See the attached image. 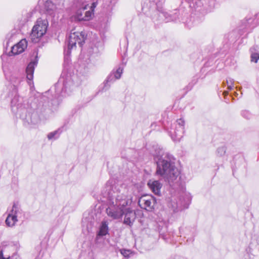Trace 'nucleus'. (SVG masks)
<instances>
[{
    "label": "nucleus",
    "instance_id": "obj_1",
    "mask_svg": "<svg viewBox=\"0 0 259 259\" xmlns=\"http://www.w3.org/2000/svg\"><path fill=\"white\" fill-rule=\"evenodd\" d=\"M150 152L156 162V175L163 178L171 187L179 186L181 184L180 171L176 166V159L168 152H164L162 148L154 144Z\"/></svg>",
    "mask_w": 259,
    "mask_h": 259
},
{
    "label": "nucleus",
    "instance_id": "obj_2",
    "mask_svg": "<svg viewBox=\"0 0 259 259\" xmlns=\"http://www.w3.org/2000/svg\"><path fill=\"white\" fill-rule=\"evenodd\" d=\"M120 188L114 181L109 180L107 182L103 193L104 197L109 200L106 213L113 220L120 219L124 214L125 207L132 202V196L128 195L125 190L121 193Z\"/></svg>",
    "mask_w": 259,
    "mask_h": 259
},
{
    "label": "nucleus",
    "instance_id": "obj_3",
    "mask_svg": "<svg viewBox=\"0 0 259 259\" xmlns=\"http://www.w3.org/2000/svg\"><path fill=\"white\" fill-rule=\"evenodd\" d=\"M81 82V79L77 74L64 70L54 87L42 95V99L45 102L47 100L55 102L56 100L59 104L62 98L70 96Z\"/></svg>",
    "mask_w": 259,
    "mask_h": 259
},
{
    "label": "nucleus",
    "instance_id": "obj_4",
    "mask_svg": "<svg viewBox=\"0 0 259 259\" xmlns=\"http://www.w3.org/2000/svg\"><path fill=\"white\" fill-rule=\"evenodd\" d=\"M10 80L12 85L9 89L8 97L11 99L12 111L13 113H17L19 110H21L22 102L23 101V99L20 97L18 94V85L20 84L22 80L16 75H12Z\"/></svg>",
    "mask_w": 259,
    "mask_h": 259
},
{
    "label": "nucleus",
    "instance_id": "obj_5",
    "mask_svg": "<svg viewBox=\"0 0 259 259\" xmlns=\"http://www.w3.org/2000/svg\"><path fill=\"white\" fill-rule=\"evenodd\" d=\"M87 36V34L83 31L74 32L70 33L66 42L67 47H65L64 50V61L65 63L68 64L70 61L71 50L76 48V45L77 44L80 47H81L84 43Z\"/></svg>",
    "mask_w": 259,
    "mask_h": 259
},
{
    "label": "nucleus",
    "instance_id": "obj_6",
    "mask_svg": "<svg viewBox=\"0 0 259 259\" xmlns=\"http://www.w3.org/2000/svg\"><path fill=\"white\" fill-rule=\"evenodd\" d=\"M48 21L46 19L38 18L32 29L30 36L33 42L38 41L39 38L44 36L47 30Z\"/></svg>",
    "mask_w": 259,
    "mask_h": 259
},
{
    "label": "nucleus",
    "instance_id": "obj_7",
    "mask_svg": "<svg viewBox=\"0 0 259 259\" xmlns=\"http://www.w3.org/2000/svg\"><path fill=\"white\" fill-rule=\"evenodd\" d=\"M185 121L182 118L176 121L168 131L169 136L175 142H178L183 137Z\"/></svg>",
    "mask_w": 259,
    "mask_h": 259
},
{
    "label": "nucleus",
    "instance_id": "obj_8",
    "mask_svg": "<svg viewBox=\"0 0 259 259\" xmlns=\"http://www.w3.org/2000/svg\"><path fill=\"white\" fill-rule=\"evenodd\" d=\"M21 110L18 112L17 113H15V115H19L20 118H25L27 121L29 123H31L33 124L37 123L39 121V115H38V109L33 110L32 112L30 111L26 112V110L24 105L22 102Z\"/></svg>",
    "mask_w": 259,
    "mask_h": 259
},
{
    "label": "nucleus",
    "instance_id": "obj_9",
    "mask_svg": "<svg viewBox=\"0 0 259 259\" xmlns=\"http://www.w3.org/2000/svg\"><path fill=\"white\" fill-rule=\"evenodd\" d=\"M156 204V198L152 195H144L139 199L138 204L143 209L152 211Z\"/></svg>",
    "mask_w": 259,
    "mask_h": 259
},
{
    "label": "nucleus",
    "instance_id": "obj_10",
    "mask_svg": "<svg viewBox=\"0 0 259 259\" xmlns=\"http://www.w3.org/2000/svg\"><path fill=\"white\" fill-rule=\"evenodd\" d=\"M33 54H36L35 55V59L31 61L26 68V77L27 79L29 80L28 83L30 85H31V83H32L34 69L35 67L37 66L38 63L37 53L34 52Z\"/></svg>",
    "mask_w": 259,
    "mask_h": 259
},
{
    "label": "nucleus",
    "instance_id": "obj_11",
    "mask_svg": "<svg viewBox=\"0 0 259 259\" xmlns=\"http://www.w3.org/2000/svg\"><path fill=\"white\" fill-rule=\"evenodd\" d=\"M27 47V41L25 39H21L19 42L13 46L11 48V51L9 53V55H16L23 53Z\"/></svg>",
    "mask_w": 259,
    "mask_h": 259
},
{
    "label": "nucleus",
    "instance_id": "obj_12",
    "mask_svg": "<svg viewBox=\"0 0 259 259\" xmlns=\"http://www.w3.org/2000/svg\"><path fill=\"white\" fill-rule=\"evenodd\" d=\"M124 214L125 217L123 223L130 226H132L136 219L135 212L130 208L126 207V206L124 208Z\"/></svg>",
    "mask_w": 259,
    "mask_h": 259
},
{
    "label": "nucleus",
    "instance_id": "obj_13",
    "mask_svg": "<svg viewBox=\"0 0 259 259\" xmlns=\"http://www.w3.org/2000/svg\"><path fill=\"white\" fill-rule=\"evenodd\" d=\"M147 185L149 188L155 195H159L160 190L162 186V183L158 180H150L148 181Z\"/></svg>",
    "mask_w": 259,
    "mask_h": 259
},
{
    "label": "nucleus",
    "instance_id": "obj_14",
    "mask_svg": "<svg viewBox=\"0 0 259 259\" xmlns=\"http://www.w3.org/2000/svg\"><path fill=\"white\" fill-rule=\"evenodd\" d=\"M10 213L12 215L16 217V218L18 220V219L21 220L24 219L23 212L18 203H14L13 204L12 209Z\"/></svg>",
    "mask_w": 259,
    "mask_h": 259
},
{
    "label": "nucleus",
    "instance_id": "obj_15",
    "mask_svg": "<svg viewBox=\"0 0 259 259\" xmlns=\"http://www.w3.org/2000/svg\"><path fill=\"white\" fill-rule=\"evenodd\" d=\"M44 9L48 15L54 16L56 10V6L52 1L47 0L44 4Z\"/></svg>",
    "mask_w": 259,
    "mask_h": 259
},
{
    "label": "nucleus",
    "instance_id": "obj_16",
    "mask_svg": "<svg viewBox=\"0 0 259 259\" xmlns=\"http://www.w3.org/2000/svg\"><path fill=\"white\" fill-rule=\"evenodd\" d=\"M116 79L113 74L111 72L107 77L104 82V86L101 90L102 92L106 91L108 90L110 87L111 83H113Z\"/></svg>",
    "mask_w": 259,
    "mask_h": 259
},
{
    "label": "nucleus",
    "instance_id": "obj_17",
    "mask_svg": "<svg viewBox=\"0 0 259 259\" xmlns=\"http://www.w3.org/2000/svg\"><path fill=\"white\" fill-rule=\"evenodd\" d=\"M108 223L106 221H103L99 227V230L97 233L98 236L102 237L108 233Z\"/></svg>",
    "mask_w": 259,
    "mask_h": 259
},
{
    "label": "nucleus",
    "instance_id": "obj_18",
    "mask_svg": "<svg viewBox=\"0 0 259 259\" xmlns=\"http://www.w3.org/2000/svg\"><path fill=\"white\" fill-rule=\"evenodd\" d=\"M183 200L181 198V205L183 208H187L191 202L192 196L189 193H185L184 196L182 197Z\"/></svg>",
    "mask_w": 259,
    "mask_h": 259
},
{
    "label": "nucleus",
    "instance_id": "obj_19",
    "mask_svg": "<svg viewBox=\"0 0 259 259\" xmlns=\"http://www.w3.org/2000/svg\"><path fill=\"white\" fill-rule=\"evenodd\" d=\"M164 0H149L150 3V8L151 9H156L158 11H162V6Z\"/></svg>",
    "mask_w": 259,
    "mask_h": 259
},
{
    "label": "nucleus",
    "instance_id": "obj_20",
    "mask_svg": "<svg viewBox=\"0 0 259 259\" xmlns=\"http://www.w3.org/2000/svg\"><path fill=\"white\" fill-rule=\"evenodd\" d=\"M258 14H256L254 16V18H247L246 20V22L245 23V27L246 28H253L255 26H256L258 23L259 21H258L257 17Z\"/></svg>",
    "mask_w": 259,
    "mask_h": 259
},
{
    "label": "nucleus",
    "instance_id": "obj_21",
    "mask_svg": "<svg viewBox=\"0 0 259 259\" xmlns=\"http://www.w3.org/2000/svg\"><path fill=\"white\" fill-rule=\"evenodd\" d=\"M62 132L61 128H59L58 130L53 132L49 133L47 137L49 140H55L58 139Z\"/></svg>",
    "mask_w": 259,
    "mask_h": 259
},
{
    "label": "nucleus",
    "instance_id": "obj_22",
    "mask_svg": "<svg viewBox=\"0 0 259 259\" xmlns=\"http://www.w3.org/2000/svg\"><path fill=\"white\" fill-rule=\"evenodd\" d=\"M18 221V220L16 218V217L9 213L6 220V224L8 226L12 227L15 226Z\"/></svg>",
    "mask_w": 259,
    "mask_h": 259
},
{
    "label": "nucleus",
    "instance_id": "obj_23",
    "mask_svg": "<svg viewBox=\"0 0 259 259\" xmlns=\"http://www.w3.org/2000/svg\"><path fill=\"white\" fill-rule=\"evenodd\" d=\"M226 149L227 148L225 146L218 147L216 151L217 156L219 157H224L225 155Z\"/></svg>",
    "mask_w": 259,
    "mask_h": 259
},
{
    "label": "nucleus",
    "instance_id": "obj_24",
    "mask_svg": "<svg viewBox=\"0 0 259 259\" xmlns=\"http://www.w3.org/2000/svg\"><path fill=\"white\" fill-rule=\"evenodd\" d=\"M116 79H119L121 76L123 72V68L121 66H119L117 69H113L111 72Z\"/></svg>",
    "mask_w": 259,
    "mask_h": 259
},
{
    "label": "nucleus",
    "instance_id": "obj_25",
    "mask_svg": "<svg viewBox=\"0 0 259 259\" xmlns=\"http://www.w3.org/2000/svg\"><path fill=\"white\" fill-rule=\"evenodd\" d=\"M103 44L102 41L98 42L97 44L95 45L94 47L92 48L93 53L97 54L103 50Z\"/></svg>",
    "mask_w": 259,
    "mask_h": 259
},
{
    "label": "nucleus",
    "instance_id": "obj_26",
    "mask_svg": "<svg viewBox=\"0 0 259 259\" xmlns=\"http://www.w3.org/2000/svg\"><path fill=\"white\" fill-rule=\"evenodd\" d=\"M74 18L75 20L76 21H84V17L83 16L82 10L81 9H79L77 11L75 15L74 16Z\"/></svg>",
    "mask_w": 259,
    "mask_h": 259
},
{
    "label": "nucleus",
    "instance_id": "obj_27",
    "mask_svg": "<svg viewBox=\"0 0 259 259\" xmlns=\"http://www.w3.org/2000/svg\"><path fill=\"white\" fill-rule=\"evenodd\" d=\"M255 50L254 48H251L250 51L251 53V60L252 62L256 63L257 60L259 59V54L257 53H253V51Z\"/></svg>",
    "mask_w": 259,
    "mask_h": 259
},
{
    "label": "nucleus",
    "instance_id": "obj_28",
    "mask_svg": "<svg viewBox=\"0 0 259 259\" xmlns=\"http://www.w3.org/2000/svg\"><path fill=\"white\" fill-rule=\"evenodd\" d=\"M120 252L121 254L126 258H129L133 254L131 250L129 249H120Z\"/></svg>",
    "mask_w": 259,
    "mask_h": 259
},
{
    "label": "nucleus",
    "instance_id": "obj_29",
    "mask_svg": "<svg viewBox=\"0 0 259 259\" xmlns=\"http://www.w3.org/2000/svg\"><path fill=\"white\" fill-rule=\"evenodd\" d=\"M16 254H13L11 256L8 255H4L3 250H1L0 252V259H16Z\"/></svg>",
    "mask_w": 259,
    "mask_h": 259
},
{
    "label": "nucleus",
    "instance_id": "obj_30",
    "mask_svg": "<svg viewBox=\"0 0 259 259\" xmlns=\"http://www.w3.org/2000/svg\"><path fill=\"white\" fill-rule=\"evenodd\" d=\"M93 15V12L92 10L86 11L84 14V21H89L90 20Z\"/></svg>",
    "mask_w": 259,
    "mask_h": 259
},
{
    "label": "nucleus",
    "instance_id": "obj_31",
    "mask_svg": "<svg viewBox=\"0 0 259 259\" xmlns=\"http://www.w3.org/2000/svg\"><path fill=\"white\" fill-rule=\"evenodd\" d=\"M242 116L247 119H250L252 117V114L248 110H243L241 112Z\"/></svg>",
    "mask_w": 259,
    "mask_h": 259
},
{
    "label": "nucleus",
    "instance_id": "obj_32",
    "mask_svg": "<svg viewBox=\"0 0 259 259\" xmlns=\"http://www.w3.org/2000/svg\"><path fill=\"white\" fill-rule=\"evenodd\" d=\"M98 5V3L97 2H93L92 4V6L91 7V10H92V11L94 12V9H95V8L97 7Z\"/></svg>",
    "mask_w": 259,
    "mask_h": 259
},
{
    "label": "nucleus",
    "instance_id": "obj_33",
    "mask_svg": "<svg viewBox=\"0 0 259 259\" xmlns=\"http://www.w3.org/2000/svg\"><path fill=\"white\" fill-rule=\"evenodd\" d=\"M234 80L233 79L229 78L227 79V84H234Z\"/></svg>",
    "mask_w": 259,
    "mask_h": 259
},
{
    "label": "nucleus",
    "instance_id": "obj_34",
    "mask_svg": "<svg viewBox=\"0 0 259 259\" xmlns=\"http://www.w3.org/2000/svg\"><path fill=\"white\" fill-rule=\"evenodd\" d=\"M227 85H228V89L229 91L233 90V89L234 88V84H227Z\"/></svg>",
    "mask_w": 259,
    "mask_h": 259
},
{
    "label": "nucleus",
    "instance_id": "obj_35",
    "mask_svg": "<svg viewBox=\"0 0 259 259\" xmlns=\"http://www.w3.org/2000/svg\"><path fill=\"white\" fill-rule=\"evenodd\" d=\"M193 241H194V238H193V237H192V238H190V239H189V238H188V239H187V241L188 242H192Z\"/></svg>",
    "mask_w": 259,
    "mask_h": 259
},
{
    "label": "nucleus",
    "instance_id": "obj_36",
    "mask_svg": "<svg viewBox=\"0 0 259 259\" xmlns=\"http://www.w3.org/2000/svg\"><path fill=\"white\" fill-rule=\"evenodd\" d=\"M87 5H85L84 6L82 7V9L83 10H85L87 9Z\"/></svg>",
    "mask_w": 259,
    "mask_h": 259
},
{
    "label": "nucleus",
    "instance_id": "obj_37",
    "mask_svg": "<svg viewBox=\"0 0 259 259\" xmlns=\"http://www.w3.org/2000/svg\"><path fill=\"white\" fill-rule=\"evenodd\" d=\"M182 228H180V232L181 233V230H182Z\"/></svg>",
    "mask_w": 259,
    "mask_h": 259
},
{
    "label": "nucleus",
    "instance_id": "obj_38",
    "mask_svg": "<svg viewBox=\"0 0 259 259\" xmlns=\"http://www.w3.org/2000/svg\"><path fill=\"white\" fill-rule=\"evenodd\" d=\"M235 95L236 96H237L238 95V94L237 93H235Z\"/></svg>",
    "mask_w": 259,
    "mask_h": 259
},
{
    "label": "nucleus",
    "instance_id": "obj_39",
    "mask_svg": "<svg viewBox=\"0 0 259 259\" xmlns=\"http://www.w3.org/2000/svg\"><path fill=\"white\" fill-rule=\"evenodd\" d=\"M224 94L226 95V94H228V93H227V92H224Z\"/></svg>",
    "mask_w": 259,
    "mask_h": 259
},
{
    "label": "nucleus",
    "instance_id": "obj_40",
    "mask_svg": "<svg viewBox=\"0 0 259 259\" xmlns=\"http://www.w3.org/2000/svg\"><path fill=\"white\" fill-rule=\"evenodd\" d=\"M36 259H37V258H36Z\"/></svg>",
    "mask_w": 259,
    "mask_h": 259
}]
</instances>
